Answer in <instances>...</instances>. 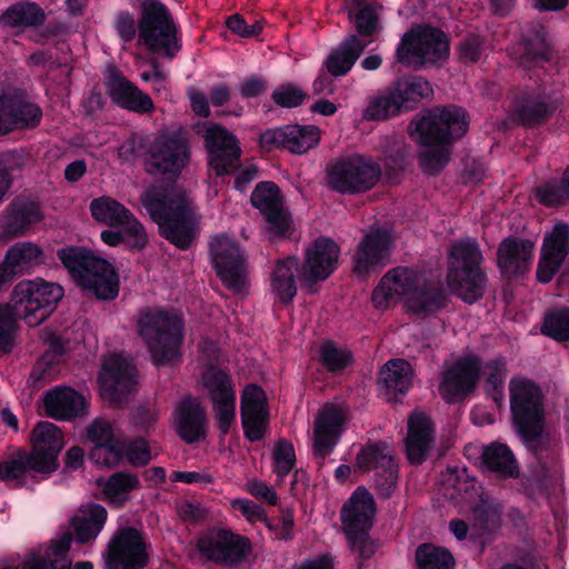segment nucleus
Listing matches in <instances>:
<instances>
[{
	"instance_id": "f257e3e1",
	"label": "nucleus",
	"mask_w": 569,
	"mask_h": 569,
	"mask_svg": "<svg viewBox=\"0 0 569 569\" xmlns=\"http://www.w3.org/2000/svg\"><path fill=\"white\" fill-rule=\"evenodd\" d=\"M140 201L158 224L162 238L180 250H187L196 242L201 216L186 190L151 187L140 196Z\"/></svg>"
},
{
	"instance_id": "f03ea898",
	"label": "nucleus",
	"mask_w": 569,
	"mask_h": 569,
	"mask_svg": "<svg viewBox=\"0 0 569 569\" xmlns=\"http://www.w3.org/2000/svg\"><path fill=\"white\" fill-rule=\"evenodd\" d=\"M482 262L483 256L476 239H461L450 246L447 283L453 295L468 303L483 296L487 277L481 269Z\"/></svg>"
},
{
	"instance_id": "7ed1b4c3",
	"label": "nucleus",
	"mask_w": 569,
	"mask_h": 569,
	"mask_svg": "<svg viewBox=\"0 0 569 569\" xmlns=\"http://www.w3.org/2000/svg\"><path fill=\"white\" fill-rule=\"evenodd\" d=\"M57 254L72 279L97 299L112 300L118 296V276L106 259L82 247L62 248Z\"/></svg>"
},
{
	"instance_id": "20e7f679",
	"label": "nucleus",
	"mask_w": 569,
	"mask_h": 569,
	"mask_svg": "<svg viewBox=\"0 0 569 569\" xmlns=\"http://www.w3.org/2000/svg\"><path fill=\"white\" fill-rule=\"evenodd\" d=\"M137 328L156 365L180 359L183 323L179 315L146 308L138 316Z\"/></svg>"
},
{
	"instance_id": "39448f33",
	"label": "nucleus",
	"mask_w": 569,
	"mask_h": 569,
	"mask_svg": "<svg viewBox=\"0 0 569 569\" xmlns=\"http://www.w3.org/2000/svg\"><path fill=\"white\" fill-rule=\"evenodd\" d=\"M510 408L519 433L532 449H537L545 426L542 392L538 385L525 377L509 382Z\"/></svg>"
},
{
	"instance_id": "423d86ee",
	"label": "nucleus",
	"mask_w": 569,
	"mask_h": 569,
	"mask_svg": "<svg viewBox=\"0 0 569 569\" xmlns=\"http://www.w3.org/2000/svg\"><path fill=\"white\" fill-rule=\"evenodd\" d=\"M468 130L466 112L457 106L433 108L416 116L408 126V134L422 147L448 144Z\"/></svg>"
},
{
	"instance_id": "0eeeda50",
	"label": "nucleus",
	"mask_w": 569,
	"mask_h": 569,
	"mask_svg": "<svg viewBox=\"0 0 569 569\" xmlns=\"http://www.w3.org/2000/svg\"><path fill=\"white\" fill-rule=\"evenodd\" d=\"M449 56L446 33L428 24H420L406 32L396 51V60L415 70L435 67Z\"/></svg>"
},
{
	"instance_id": "6e6552de",
	"label": "nucleus",
	"mask_w": 569,
	"mask_h": 569,
	"mask_svg": "<svg viewBox=\"0 0 569 569\" xmlns=\"http://www.w3.org/2000/svg\"><path fill=\"white\" fill-rule=\"evenodd\" d=\"M138 31L139 42L152 52L172 59L181 49L172 16L159 0H141Z\"/></svg>"
},
{
	"instance_id": "1a4fd4ad",
	"label": "nucleus",
	"mask_w": 569,
	"mask_h": 569,
	"mask_svg": "<svg viewBox=\"0 0 569 569\" xmlns=\"http://www.w3.org/2000/svg\"><path fill=\"white\" fill-rule=\"evenodd\" d=\"M190 157L187 132L181 129H164L154 137L147 149V171L152 174L178 176L190 162Z\"/></svg>"
},
{
	"instance_id": "9d476101",
	"label": "nucleus",
	"mask_w": 569,
	"mask_h": 569,
	"mask_svg": "<svg viewBox=\"0 0 569 569\" xmlns=\"http://www.w3.org/2000/svg\"><path fill=\"white\" fill-rule=\"evenodd\" d=\"M381 176L380 166L363 156L338 159L327 168V186L341 194L362 193L372 189Z\"/></svg>"
},
{
	"instance_id": "9b49d317",
	"label": "nucleus",
	"mask_w": 569,
	"mask_h": 569,
	"mask_svg": "<svg viewBox=\"0 0 569 569\" xmlns=\"http://www.w3.org/2000/svg\"><path fill=\"white\" fill-rule=\"evenodd\" d=\"M63 288L41 278L21 280L12 289L11 301L19 307L30 327L42 323L63 297Z\"/></svg>"
},
{
	"instance_id": "f8f14e48",
	"label": "nucleus",
	"mask_w": 569,
	"mask_h": 569,
	"mask_svg": "<svg viewBox=\"0 0 569 569\" xmlns=\"http://www.w3.org/2000/svg\"><path fill=\"white\" fill-rule=\"evenodd\" d=\"M209 252L223 286L233 292H242L247 288V268L239 246L224 233L216 234L209 241Z\"/></svg>"
},
{
	"instance_id": "ddd939ff",
	"label": "nucleus",
	"mask_w": 569,
	"mask_h": 569,
	"mask_svg": "<svg viewBox=\"0 0 569 569\" xmlns=\"http://www.w3.org/2000/svg\"><path fill=\"white\" fill-rule=\"evenodd\" d=\"M193 130L203 139L209 166L217 176L231 173L238 168L241 150L231 132L211 121L198 122Z\"/></svg>"
},
{
	"instance_id": "4468645a",
	"label": "nucleus",
	"mask_w": 569,
	"mask_h": 569,
	"mask_svg": "<svg viewBox=\"0 0 569 569\" xmlns=\"http://www.w3.org/2000/svg\"><path fill=\"white\" fill-rule=\"evenodd\" d=\"M357 467L362 471H375V489L381 498L392 495L398 481V465L388 443H367L357 455Z\"/></svg>"
},
{
	"instance_id": "2eb2a0df",
	"label": "nucleus",
	"mask_w": 569,
	"mask_h": 569,
	"mask_svg": "<svg viewBox=\"0 0 569 569\" xmlns=\"http://www.w3.org/2000/svg\"><path fill=\"white\" fill-rule=\"evenodd\" d=\"M202 558L217 565L233 566L250 552L248 539L221 529H210L197 541Z\"/></svg>"
},
{
	"instance_id": "dca6fc26",
	"label": "nucleus",
	"mask_w": 569,
	"mask_h": 569,
	"mask_svg": "<svg viewBox=\"0 0 569 569\" xmlns=\"http://www.w3.org/2000/svg\"><path fill=\"white\" fill-rule=\"evenodd\" d=\"M149 561L147 542L134 528H122L108 543L107 569H143Z\"/></svg>"
},
{
	"instance_id": "f3484780",
	"label": "nucleus",
	"mask_w": 569,
	"mask_h": 569,
	"mask_svg": "<svg viewBox=\"0 0 569 569\" xmlns=\"http://www.w3.org/2000/svg\"><path fill=\"white\" fill-rule=\"evenodd\" d=\"M202 383L212 401L218 428L226 435L236 417L233 381L226 371L209 367L202 375Z\"/></svg>"
},
{
	"instance_id": "a211bd4d",
	"label": "nucleus",
	"mask_w": 569,
	"mask_h": 569,
	"mask_svg": "<svg viewBox=\"0 0 569 569\" xmlns=\"http://www.w3.org/2000/svg\"><path fill=\"white\" fill-rule=\"evenodd\" d=\"M99 383L101 397L112 405H120L136 390V368L128 359L111 355L103 361Z\"/></svg>"
},
{
	"instance_id": "6ab92c4d",
	"label": "nucleus",
	"mask_w": 569,
	"mask_h": 569,
	"mask_svg": "<svg viewBox=\"0 0 569 569\" xmlns=\"http://www.w3.org/2000/svg\"><path fill=\"white\" fill-rule=\"evenodd\" d=\"M480 375V359L468 356L458 359L443 371L439 392L447 402H455L472 392Z\"/></svg>"
},
{
	"instance_id": "aec40b11",
	"label": "nucleus",
	"mask_w": 569,
	"mask_h": 569,
	"mask_svg": "<svg viewBox=\"0 0 569 569\" xmlns=\"http://www.w3.org/2000/svg\"><path fill=\"white\" fill-rule=\"evenodd\" d=\"M31 442L29 453L36 460V472H53L58 467V455L64 447L62 431L52 422L40 421L32 430Z\"/></svg>"
},
{
	"instance_id": "412c9836",
	"label": "nucleus",
	"mask_w": 569,
	"mask_h": 569,
	"mask_svg": "<svg viewBox=\"0 0 569 569\" xmlns=\"http://www.w3.org/2000/svg\"><path fill=\"white\" fill-rule=\"evenodd\" d=\"M320 141V130L316 126L290 124L268 129L260 134V144L267 150L282 148L292 153H305Z\"/></svg>"
},
{
	"instance_id": "4be33fe9",
	"label": "nucleus",
	"mask_w": 569,
	"mask_h": 569,
	"mask_svg": "<svg viewBox=\"0 0 569 569\" xmlns=\"http://www.w3.org/2000/svg\"><path fill=\"white\" fill-rule=\"evenodd\" d=\"M42 219L43 213L38 202L17 197L0 213V237L8 240L23 237Z\"/></svg>"
},
{
	"instance_id": "5701e85b",
	"label": "nucleus",
	"mask_w": 569,
	"mask_h": 569,
	"mask_svg": "<svg viewBox=\"0 0 569 569\" xmlns=\"http://www.w3.org/2000/svg\"><path fill=\"white\" fill-rule=\"evenodd\" d=\"M568 253L569 226L566 222H558L545 236L537 268L538 281L541 283L550 282L559 271Z\"/></svg>"
},
{
	"instance_id": "b1692460",
	"label": "nucleus",
	"mask_w": 569,
	"mask_h": 569,
	"mask_svg": "<svg viewBox=\"0 0 569 569\" xmlns=\"http://www.w3.org/2000/svg\"><path fill=\"white\" fill-rule=\"evenodd\" d=\"M347 409L340 405L328 403L321 408L315 420V456L323 459L337 445L347 421Z\"/></svg>"
},
{
	"instance_id": "393cba45",
	"label": "nucleus",
	"mask_w": 569,
	"mask_h": 569,
	"mask_svg": "<svg viewBox=\"0 0 569 569\" xmlns=\"http://www.w3.org/2000/svg\"><path fill=\"white\" fill-rule=\"evenodd\" d=\"M419 283L420 278L413 270L402 267L391 269L372 291V303L376 308L386 309L403 296L408 300Z\"/></svg>"
},
{
	"instance_id": "a878e982",
	"label": "nucleus",
	"mask_w": 569,
	"mask_h": 569,
	"mask_svg": "<svg viewBox=\"0 0 569 569\" xmlns=\"http://www.w3.org/2000/svg\"><path fill=\"white\" fill-rule=\"evenodd\" d=\"M251 203L264 217L274 234H283L289 229L290 218L283 207L281 191L276 183L271 181L258 183L251 193Z\"/></svg>"
},
{
	"instance_id": "bb28decb",
	"label": "nucleus",
	"mask_w": 569,
	"mask_h": 569,
	"mask_svg": "<svg viewBox=\"0 0 569 569\" xmlns=\"http://www.w3.org/2000/svg\"><path fill=\"white\" fill-rule=\"evenodd\" d=\"M339 253L338 244L331 239H317L306 251L301 279L308 284L326 280L337 268Z\"/></svg>"
},
{
	"instance_id": "cd10ccee",
	"label": "nucleus",
	"mask_w": 569,
	"mask_h": 569,
	"mask_svg": "<svg viewBox=\"0 0 569 569\" xmlns=\"http://www.w3.org/2000/svg\"><path fill=\"white\" fill-rule=\"evenodd\" d=\"M88 439L94 443L90 458L101 466H116L123 456L124 443L112 425L102 418L88 428Z\"/></svg>"
},
{
	"instance_id": "c85d7f7f",
	"label": "nucleus",
	"mask_w": 569,
	"mask_h": 569,
	"mask_svg": "<svg viewBox=\"0 0 569 569\" xmlns=\"http://www.w3.org/2000/svg\"><path fill=\"white\" fill-rule=\"evenodd\" d=\"M241 420L244 436L251 442L263 438L267 420V400L262 388L249 385L241 396Z\"/></svg>"
},
{
	"instance_id": "c756f323",
	"label": "nucleus",
	"mask_w": 569,
	"mask_h": 569,
	"mask_svg": "<svg viewBox=\"0 0 569 569\" xmlns=\"http://www.w3.org/2000/svg\"><path fill=\"white\" fill-rule=\"evenodd\" d=\"M92 217L108 226L127 224V233L139 244L144 239V227L123 204L110 197H100L90 203Z\"/></svg>"
},
{
	"instance_id": "7c9ffc66",
	"label": "nucleus",
	"mask_w": 569,
	"mask_h": 569,
	"mask_svg": "<svg viewBox=\"0 0 569 569\" xmlns=\"http://www.w3.org/2000/svg\"><path fill=\"white\" fill-rule=\"evenodd\" d=\"M174 426L179 437L187 443L200 442L207 437V413L194 397H184L176 406Z\"/></svg>"
},
{
	"instance_id": "2f4dec72",
	"label": "nucleus",
	"mask_w": 569,
	"mask_h": 569,
	"mask_svg": "<svg viewBox=\"0 0 569 569\" xmlns=\"http://www.w3.org/2000/svg\"><path fill=\"white\" fill-rule=\"evenodd\" d=\"M391 237L385 230H373L358 244L355 254V271L368 273L387 264L391 249Z\"/></svg>"
},
{
	"instance_id": "473e14b6",
	"label": "nucleus",
	"mask_w": 569,
	"mask_h": 569,
	"mask_svg": "<svg viewBox=\"0 0 569 569\" xmlns=\"http://www.w3.org/2000/svg\"><path fill=\"white\" fill-rule=\"evenodd\" d=\"M560 101L545 92H527L518 97L512 107V118L526 127L546 122L558 109Z\"/></svg>"
},
{
	"instance_id": "72a5a7b5",
	"label": "nucleus",
	"mask_w": 569,
	"mask_h": 569,
	"mask_svg": "<svg viewBox=\"0 0 569 569\" xmlns=\"http://www.w3.org/2000/svg\"><path fill=\"white\" fill-rule=\"evenodd\" d=\"M535 243L518 237L505 238L497 250V263L501 273L515 277L526 273L532 262Z\"/></svg>"
},
{
	"instance_id": "f704fd0d",
	"label": "nucleus",
	"mask_w": 569,
	"mask_h": 569,
	"mask_svg": "<svg viewBox=\"0 0 569 569\" xmlns=\"http://www.w3.org/2000/svg\"><path fill=\"white\" fill-rule=\"evenodd\" d=\"M106 87L111 100L123 109L138 113L154 109L151 98L116 69L109 71Z\"/></svg>"
},
{
	"instance_id": "c9c22d12",
	"label": "nucleus",
	"mask_w": 569,
	"mask_h": 569,
	"mask_svg": "<svg viewBox=\"0 0 569 569\" xmlns=\"http://www.w3.org/2000/svg\"><path fill=\"white\" fill-rule=\"evenodd\" d=\"M435 442L433 425L421 411H413L408 418L406 453L410 463H422Z\"/></svg>"
},
{
	"instance_id": "e433bc0d",
	"label": "nucleus",
	"mask_w": 569,
	"mask_h": 569,
	"mask_svg": "<svg viewBox=\"0 0 569 569\" xmlns=\"http://www.w3.org/2000/svg\"><path fill=\"white\" fill-rule=\"evenodd\" d=\"M376 511L373 497L366 488H357L341 509V521L345 532L370 530Z\"/></svg>"
},
{
	"instance_id": "4c0bfd02",
	"label": "nucleus",
	"mask_w": 569,
	"mask_h": 569,
	"mask_svg": "<svg viewBox=\"0 0 569 569\" xmlns=\"http://www.w3.org/2000/svg\"><path fill=\"white\" fill-rule=\"evenodd\" d=\"M43 406L49 417L59 420H71L87 413L86 398L69 387H58L47 391Z\"/></svg>"
},
{
	"instance_id": "58836bf2",
	"label": "nucleus",
	"mask_w": 569,
	"mask_h": 569,
	"mask_svg": "<svg viewBox=\"0 0 569 569\" xmlns=\"http://www.w3.org/2000/svg\"><path fill=\"white\" fill-rule=\"evenodd\" d=\"M412 369L403 359H391L380 369L378 389L388 401H396L398 395L406 393L412 385Z\"/></svg>"
},
{
	"instance_id": "ea45409f",
	"label": "nucleus",
	"mask_w": 569,
	"mask_h": 569,
	"mask_svg": "<svg viewBox=\"0 0 569 569\" xmlns=\"http://www.w3.org/2000/svg\"><path fill=\"white\" fill-rule=\"evenodd\" d=\"M367 46V41L356 34H349L330 51L323 61V67L330 76L342 77L352 69Z\"/></svg>"
},
{
	"instance_id": "a19ab883",
	"label": "nucleus",
	"mask_w": 569,
	"mask_h": 569,
	"mask_svg": "<svg viewBox=\"0 0 569 569\" xmlns=\"http://www.w3.org/2000/svg\"><path fill=\"white\" fill-rule=\"evenodd\" d=\"M107 510L98 503L81 506L71 519L74 539L79 543L93 541L103 528Z\"/></svg>"
},
{
	"instance_id": "79ce46f5",
	"label": "nucleus",
	"mask_w": 569,
	"mask_h": 569,
	"mask_svg": "<svg viewBox=\"0 0 569 569\" xmlns=\"http://www.w3.org/2000/svg\"><path fill=\"white\" fill-rule=\"evenodd\" d=\"M16 277L30 273L46 261L43 249L31 241H19L10 246L2 259Z\"/></svg>"
},
{
	"instance_id": "37998d69",
	"label": "nucleus",
	"mask_w": 569,
	"mask_h": 569,
	"mask_svg": "<svg viewBox=\"0 0 569 569\" xmlns=\"http://www.w3.org/2000/svg\"><path fill=\"white\" fill-rule=\"evenodd\" d=\"M300 261L297 257H287L276 261L271 271V289L282 303H289L297 295V276Z\"/></svg>"
},
{
	"instance_id": "c03bdc74",
	"label": "nucleus",
	"mask_w": 569,
	"mask_h": 569,
	"mask_svg": "<svg viewBox=\"0 0 569 569\" xmlns=\"http://www.w3.org/2000/svg\"><path fill=\"white\" fill-rule=\"evenodd\" d=\"M390 88L403 112L412 110L420 100L433 94L430 82L420 76L399 78L390 84Z\"/></svg>"
},
{
	"instance_id": "a18cd8bd",
	"label": "nucleus",
	"mask_w": 569,
	"mask_h": 569,
	"mask_svg": "<svg viewBox=\"0 0 569 569\" xmlns=\"http://www.w3.org/2000/svg\"><path fill=\"white\" fill-rule=\"evenodd\" d=\"M46 20L43 9L34 2H17L0 17V22L12 29H26L41 26Z\"/></svg>"
},
{
	"instance_id": "49530a36",
	"label": "nucleus",
	"mask_w": 569,
	"mask_h": 569,
	"mask_svg": "<svg viewBox=\"0 0 569 569\" xmlns=\"http://www.w3.org/2000/svg\"><path fill=\"white\" fill-rule=\"evenodd\" d=\"M483 466L500 478H517L519 468L511 450L502 443H491L481 455Z\"/></svg>"
},
{
	"instance_id": "de8ad7c7",
	"label": "nucleus",
	"mask_w": 569,
	"mask_h": 569,
	"mask_svg": "<svg viewBox=\"0 0 569 569\" xmlns=\"http://www.w3.org/2000/svg\"><path fill=\"white\" fill-rule=\"evenodd\" d=\"M20 319H23L21 310L11 301V297L9 301L0 302V357L13 351Z\"/></svg>"
},
{
	"instance_id": "09e8293b",
	"label": "nucleus",
	"mask_w": 569,
	"mask_h": 569,
	"mask_svg": "<svg viewBox=\"0 0 569 569\" xmlns=\"http://www.w3.org/2000/svg\"><path fill=\"white\" fill-rule=\"evenodd\" d=\"M446 295L430 283H419L415 292L407 300L408 309L419 316H427L446 306Z\"/></svg>"
},
{
	"instance_id": "8fccbe9b",
	"label": "nucleus",
	"mask_w": 569,
	"mask_h": 569,
	"mask_svg": "<svg viewBox=\"0 0 569 569\" xmlns=\"http://www.w3.org/2000/svg\"><path fill=\"white\" fill-rule=\"evenodd\" d=\"M13 130L34 129L42 119L40 107L16 92H7Z\"/></svg>"
},
{
	"instance_id": "3c124183",
	"label": "nucleus",
	"mask_w": 569,
	"mask_h": 569,
	"mask_svg": "<svg viewBox=\"0 0 569 569\" xmlns=\"http://www.w3.org/2000/svg\"><path fill=\"white\" fill-rule=\"evenodd\" d=\"M390 86L368 99V106L362 111V119L366 121H381L402 113Z\"/></svg>"
},
{
	"instance_id": "603ef678",
	"label": "nucleus",
	"mask_w": 569,
	"mask_h": 569,
	"mask_svg": "<svg viewBox=\"0 0 569 569\" xmlns=\"http://www.w3.org/2000/svg\"><path fill=\"white\" fill-rule=\"evenodd\" d=\"M417 569H455V558L451 552L440 546L421 543L416 549Z\"/></svg>"
},
{
	"instance_id": "864d4df0",
	"label": "nucleus",
	"mask_w": 569,
	"mask_h": 569,
	"mask_svg": "<svg viewBox=\"0 0 569 569\" xmlns=\"http://www.w3.org/2000/svg\"><path fill=\"white\" fill-rule=\"evenodd\" d=\"M34 462L36 460L26 450L18 449L9 453L0 461V480L21 481L29 470L36 472Z\"/></svg>"
},
{
	"instance_id": "5fc2aeb1",
	"label": "nucleus",
	"mask_w": 569,
	"mask_h": 569,
	"mask_svg": "<svg viewBox=\"0 0 569 569\" xmlns=\"http://www.w3.org/2000/svg\"><path fill=\"white\" fill-rule=\"evenodd\" d=\"M381 6L370 2L357 11L350 9L348 17L355 23L360 39L372 37L380 29L379 10Z\"/></svg>"
},
{
	"instance_id": "6e6d98bb",
	"label": "nucleus",
	"mask_w": 569,
	"mask_h": 569,
	"mask_svg": "<svg viewBox=\"0 0 569 569\" xmlns=\"http://www.w3.org/2000/svg\"><path fill=\"white\" fill-rule=\"evenodd\" d=\"M72 539V533L66 532L59 539L51 541L48 552L51 569H93L92 563L89 561H80L73 567L71 566L68 552L70 550Z\"/></svg>"
},
{
	"instance_id": "4d7b16f0",
	"label": "nucleus",
	"mask_w": 569,
	"mask_h": 569,
	"mask_svg": "<svg viewBox=\"0 0 569 569\" xmlns=\"http://www.w3.org/2000/svg\"><path fill=\"white\" fill-rule=\"evenodd\" d=\"M480 373L485 379L486 386L493 391V399L496 401L502 399V389L507 377L506 359L498 356L483 365L480 363Z\"/></svg>"
},
{
	"instance_id": "13d9d810",
	"label": "nucleus",
	"mask_w": 569,
	"mask_h": 569,
	"mask_svg": "<svg viewBox=\"0 0 569 569\" xmlns=\"http://www.w3.org/2000/svg\"><path fill=\"white\" fill-rule=\"evenodd\" d=\"M541 332L556 341H569V308H555L546 312Z\"/></svg>"
},
{
	"instance_id": "bf43d9fd",
	"label": "nucleus",
	"mask_w": 569,
	"mask_h": 569,
	"mask_svg": "<svg viewBox=\"0 0 569 569\" xmlns=\"http://www.w3.org/2000/svg\"><path fill=\"white\" fill-rule=\"evenodd\" d=\"M139 487V479L136 475L117 472L103 485V492L113 503H122L127 500L128 493Z\"/></svg>"
},
{
	"instance_id": "052dcab7",
	"label": "nucleus",
	"mask_w": 569,
	"mask_h": 569,
	"mask_svg": "<svg viewBox=\"0 0 569 569\" xmlns=\"http://www.w3.org/2000/svg\"><path fill=\"white\" fill-rule=\"evenodd\" d=\"M518 64L523 69H530L549 60V49L542 40L523 41L513 50Z\"/></svg>"
},
{
	"instance_id": "680f3d73",
	"label": "nucleus",
	"mask_w": 569,
	"mask_h": 569,
	"mask_svg": "<svg viewBox=\"0 0 569 569\" xmlns=\"http://www.w3.org/2000/svg\"><path fill=\"white\" fill-rule=\"evenodd\" d=\"M472 515L480 531H491L500 526L501 505L495 499L481 497L479 503L473 508Z\"/></svg>"
},
{
	"instance_id": "e2e57ef3",
	"label": "nucleus",
	"mask_w": 569,
	"mask_h": 569,
	"mask_svg": "<svg viewBox=\"0 0 569 569\" xmlns=\"http://www.w3.org/2000/svg\"><path fill=\"white\" fill-rule=\"evenodd\" d=\"M539 201L547 206L569 202V167L560 180H551L536 190Z\"/></svg>"
},
{
	"instance_id": "0e129e2a",
	"label": "nucleus",
	"mask_w": 569,
	"mask_h": 569,
	"mask_svg": "<svg viewBox=\"0 0 569 569\" xmlns=\"http://www.w3.org/2000/svg\"><path fill=\"white\" fill-rule=\"evenodd\" d=\"M450 160V151L447 144L425 147L419 152V162L423 172L437 174Z\"/></svg>"
},
{
	"instance_id": "69168bd1",
	"label": "nucleus",
	"mask_w": 569,
	"mask_h": 569,
	"mask_svg": "<svg viewBox=\"0 0 569 569\" xmlns=\"http://www.w3.org/2000/svg\"><path fill=\"white\" fill-rule=\"evenodd\" d=\"M24 164L21 153L9 151L0 154V203L12 184L16 172H19Z\"/></svg>"
},
{
	"instance_id": "338daca9",
	"label": "nucleus",
	"mask_w": 569,
	"mask_h": 569,
	"mask_svg": "<svg viewBox=\"0 0 569 569\" xmlns=\"http://www.w3.org/2000/svg\"><path fill=\"white\" fill-rule=\"evenodd\" d=\"M320 360L329 371L336 372L343 370L351 362V355L333 342L326 341L320 349Z\"/></svg>"
},
{
	"instance_id": "774afa93",
	"label": "nucleus",
	"mask_w": 569,
	"mask_h": 569,
	"mask_svg": "<svg viewBox=\"0 0 569 569\" xmlns=\"http://www.w3.org/2000/svg\"><path fill=\"white\" fill-rule=\"evenodd\" d=\"M350 550L362 560L372 557L377 550V543L369 537V530H359L356 532H346Z\"/></svg>"
}]
</instances>
